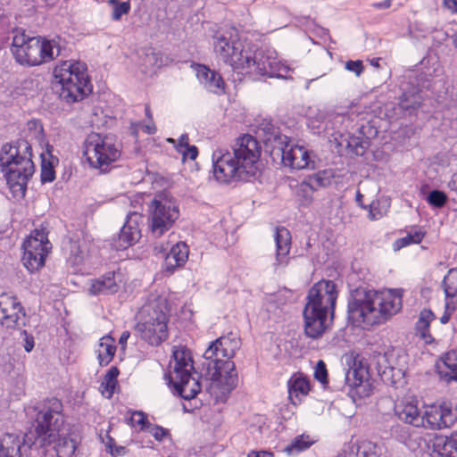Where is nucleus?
Here are the masks:
<instances>
[{
    "instance_id": "nucleus-1",
    "label": "nucleus",
    "mask_w": 457,
    "mask_h": 457,
    "mask_svg": "<svg viewBox=\"0 0 457 457\" xmlns=\"http://www.w3.org/2000/svg\"><path fill=\"white\" fill-rule=\"evenodd\" d=\"M261 145L249 134L239 137L231 151L217 149L212 153V173L220 184L228 185L237 181H248L258 171Z\"/></svg>"
},
{
    "instance_id": "nucleus-2",
    "label": "nucleus",
    "mask_w": 457,
    "mask_h": 457,
    "mask_svg": "<svg viewBox=\"0 0 457 457\" xmlns=\"http://www.w3.org/2000/svg\"><path fill=\"white\" fill-rule=\"evenodd\" d=\"M402 307L403 289H356L348 299L347 319L353 326L367 329L386 322Z\"/></svg>"
},
{
    "instance_id": "nucleus-3",
    "label": "nucleus",
    "mask_w": 457,
    "mask_h": 457,
    "mask_svg": "<svg viewBox=\"0 0 457 457\" xmlns=\"http://www.w3.org/2000/svg\"><path fill=\"white\" fill-rule=\"evenodd\" d=\"M62 403L55 397L46 399L37 412L34 422L35 445H53L57 457H73L77 442L70 436H60L63 426Z\"/></svg>"
},
{
    "instance_id": "nucleus-4",
    "label": "nucleus",
    "mask_w": 457,
    "mask_h": 457,
    "mask_svg": "<svg viewBox=\"0 0 457 457\" xmlns=\"http://www.w3.org/2000/svg\"><path fill=\"white\" fill-rule=\"evenodd\" d=\"M31 145L26 139L5 143L0 150V170L12 197L25 196L27 186L35 172Z\"/></svg>"
},
{
    "instance_id": "nucleus-5",
    "label": "nucleus",
    "mask_w": 457,
    "mask_h": 457,
    "mask_svg": "<svg viewBox=\"0 0 457 457\" xmlns=\"http://www.w3.org/2000/svg\"><path fill=\"white\" fill-rule=\"evenodd\" d=\"M337 296V285L332 280L321 279L309 289L303 311L306 337L317 339L325 333L328 318H334Z\"/></svg>"
},
{
    "instance_id": "nucleus-6",
    "label": "nucleus",
    "mask_w": 457,
    "mask_h": 457,
    "mask_svg": "<svg viewBox=\"0 0 457 457\" xmlns=\"http://www.w3.org/2000/svg\"><path fill=\"white\" fill-rule=\"evenodd\" d=\"M241 341L237 333L228 332L212 341L204 353L211 379L223 395L229 394L237 385V373L232 361Z\"/></svg>"
},
{
    "instance_id": "nucleus-7",
    "label": "nucleus",
    "mask_w": 457,
    "mask_h": 457,
    "mask_svg": "<svg viewBox=\"0 0 457 457\" xmlns=\"http://www.w3.org/2000/svg\"><path fill=\"white\" fill-rule=\"evenodd\" d=\"M53 75L60 98L68 104L82 101L93 90L87 66L83 62L62 61L54 68Z\"/></svg>"
},
{
    "instance_id": "nucleus-8",
    "label": "nucleus",
    "mask_w": 457,
    "mask_h": 457,
    "mask_svg": "<svg viewBox=\"0 0 457 457\" xmlns=\"http://www.w3.org/2000/svg\"><path fill=\"white\" fill-rule=\"evenodd\" d=\"M134 331L151 346H158L169 337V309L165 298L157 297L145 303L136 315Z\"/></svg>"
},
{
    "instance_id": "nucleus-9",
    "label": "nucleus",
    "mask_w": 457,
    "mask_h": 457,
    "mask_svg": "<svg viewBox=\"0 0 457 457\" xmlns=\"http://www.w3.org/2000/svg\"><path fill=\"white\" fill-rule=\"evenodd\" d=\"M169 375V383L172 384L175 392L185 400L195 398L201 391V384L192 376L194 362L190 351L186 346H174Z\"/></svg>"
},
{
    "instance_id": "nucleus-10",
    "label": "nucleus",
    "mask_w": 457,
    "mask_h": 457,
    "mask_svg": "<svg viewBox=\"0 0 457 457\" xmlns=\"http://www.w3.org/2000/svg\"><path fill=\"white\" fill-rule=\"evenodd\" d=\"M169 375V383L172 384L175 392L185 400L195 398L201 391V384L192 376L194 362L190 351L186 346H174Z\"/></svg>"
},
{
    "instance_id": "nucleus-11",
    "label": "nucleus",
    "mask_w": 457,
    "mask_h": 457,
    "mask_svg": "<svg viewBox=\"0 0 457 457\" xmlns=\"http://www.w3.org/2000/svg\"><path fill=\"white\" fill-rule=\"evenodd\" d=\"M213 51L216 56L237 71L238 68L247 66L251 42L241 40L235 27L218 30L213 35Z\"/></svg>"
},
{
    "instance_id": "nucleus-12",
    "label": "nucleus",
    "mask_w": 457,
    "mask_h": 457,
    "mask_svg": "<svg viewBox=\"0 0 457 457\" xmlns=\"http://www.w3.org/2000/svg\"><path fill=\"white\" fill-rule=\"evenodd\" d=\"M120 149L112 138L99 133L87 135L83 145V154L93 169L100 173L110 171L113 164L120 157Z\"/></svg>"
},
{
    "instance_id": "nucleus-13",
    "label": "nucleus",
    "mask_w": 457,
    "mask_h": 457,
    "mask_svg": "<svg viewBox=\"0 0 457 457\" xmlns=\"http://www.w3.org/2000/svg\"><path fill=\"white\" fill-rule=\"evenodd\" d=\"M247 66L238 68L237 72L249 74L254 79L261 77L288 79L290 68L278 60L275 50L257 48L251 43Z\"/></svg>"
},
{
    "instance_id": "nucleus-14",
    "label": "nucleus",
    "mask_w": 457,
    "mask_h": 457,
    "mask_svg": "<svg viewBox=\"0 0 457 457\" xmlns=\"http://www.w3.org/2000/svg\"><path fill=\"white\" fill-rule=\"evenodd\" d=\"M52 247L45 229H34L22 244V263L33 273L42 268Z\"/></svg>"
},
{
    "instance_id": "nucleus-15",
    "label": "nucleus",
    "mask_w": 457,
    "mask_h": 457,
    "mask_svg": "<svg viewBox=\"0 0 457 457\" xmlns=\"http://www.w3.org/2000/svg\"><path fill=\"white\" fill-rule=\"evenodd\" d=\"M150 212L149 228L154 237H160L169 231L179 215L176 203L168 198H154Z\"/></svg>"
},
{
    "instance_id": "nucleus-16",
    "label": "nucleus",
    "mask_w": 457,
    "mask_h": 457,
    "mask_svg": "<svg viewBox=\"0 0 457 457\" xmlns=\"http://www.w3.org/2000/svg\"><path fill=\"white\" fill-rule=\"evenodd\" d=\"M12 34L11 51L15 61L22 66H38V37H29L21 29H14Z\"/></svg>"
},
{
    "instance_id": "nucleus-17",
    "label": "nucleus",
    "mask_w": 457,
    "mask_h": 457,
    "mask_svg": "<svg viewBox=\"0 0 457 457\" xmlns=\"http://www.w3.org/2000/svg\"><path fill=\"white\" fill-rule=\"evenodd\" d=\"M420 419L422 421H420V427L426 429L441 430L451 428L456 420V416L453 412L452 404L443 402L426 406Z\"/></svg>"
},
{
    "instance_id": "nucleus-18",
    "label": "nucleus",
    "mask_w": 457,
    "mask_h": 457,
    "mask_svg": "<svg viewBox=\"0 0 457 457\" xmlns=\"http://www.w3.org/2000/svg\"><path fill=\"white\" fill-rule=\"evenodd\" d=\"M281 155V161L284 166L295 170L314 169L315 155L306 147L299 145L286 144V147L278 153Z\"/></svg>"
},
{
    "instance_id": "nucleus-19",
    "label": "nucleus",
    "mask_w": 457,
    "mask_h": 457,
    "mask_svg": "<svg viewBox=\"0 0 457 457\" xmlns=\"http://www.w3.org/2000/svg\"><path fill=\"white\" fill-rule=\"evenodd\" d=\"M154 252L156 255L162 254V256H164L162 270L169 274H172L177 268L187 262L189 249L186 243L180 241L173 245L169 251L168 246L156 245L154 247Z\"/></svg>"
},
{
    "instance_id": "nucleus-20",
    "label": "nucleus",
    "mask_w": 457,
    "mask_h": 457,
    "mask_svg": "<svg viewBox=\"0 0 457 457\" xmlns=\"http://www.w3.org/2000/svg\"><path fill=\"white\" fill-rule=\"evenodd\" d=\"M35 445L33 435L20 436L6 433L0 437V457H23L32 445Z\"/></svg>"
},
{
    "instance_id": "nucleus-21",
    "label": "nucleus",
    "mask_w": 457,
    "mask_h": 457,
    "mask_svg": "<svg viewBox=\"0 0 457 457\" xmlns=\"http://www.w3.org/2000/svg\"><path fill=\"white\" fill-rule=\"evenodd\" d=\"M141 218L136 212H129L127 220L116 238H113L112 247L116 250H125L133 245L140 237L138 220Z\"/></svg>"
},
{
    "instance_id": "nucleus-22",
    "label": "nucleus",
    "mask_w": 457,
    "mask_h": 457,
    "mask_svg": "<svg viewBox=\"0 0 457 457\" xmlns=\"http://www.w3.org/2000/svg\"><path fill=\"white\" fill-rule=\"evenodd\" d=\"M378 130L369 123L361 124L356 133L348 134L345 138L346 148L353 154L362 156L370 145V139L376 137Z\"/></svg>"
},
{
    "instance_id": "nucleus-23",
    "label": "nucleus",
    "mask_w": 457,
    "mask_h": 457,
    "mask_svg": "<svg viewBox=\"0 0 457 457\" xmlns=\"http://www.w3.org/2000/svg\"><path fill=\"white\" fill-rule=\"evenodd\" d=\"M274 239L276 243V255L272 268L275 272H278L289 264L291 259L289 256L291 249V235L289 230L284 227L277 228Z\"/></svg>"
},
{
    "instance_id": "nucleus-24",
    "label": "nucleus",
    "mask_w": 457,
    "mask_h": 457,
    "mask_svg": "<svg viewBox=\"0 0 457 457\" xmlns=\"http://www.w3.org/2000/svg\"><path fill=\"white\" fill-rule=\"evenodd\" d=\"M430 457H457V433L436 435L426 442Z\"/></svg>"
},
{
    "instance_id": "nucleus-25",
    "label": "nucleus",
    "mask_w": 457,
    "mask_h": 457,
    "mask_svg": "<svg viewBox=\"0 0 457 457\" xmlns=\"http://www.w3.org/2000/svg\"><path fill=\"white\" fill-rule=\"evenodd\" d=\"M195 70L200 84L207 91L219 96L225 92V82L219 72L204 64H196Z\"/></svg>"
},
{
    "instance_id": "nucleus-26",
    "label": "nucleus",
    "mask_w": 457,
    "mask_h": 457,
    "mask_svg": "<svg viewBox=\"0 0 457 457\" xmlns=\"http://www.w3.org/2000/svg\"><path fill=\"white\" fill-rule=\"evenodd\" d=\"M395 413L398 419L413 427H420L421 414L418 408V400L414 397H405L395 405Z\"/></svg>"
},
{
    "instance_id": "nucleus-27",
    "label": "nucleus",
    "mask_w": 457,
    "mask_h": 457,
    "mask_svg": "<svg viewBox=\"0 0 457 457\" xmlns=\"http://www.w3.org/2000/svg\"><path fill=\"white\" fill-rule=\"evenodd\" d=\"M383 448L370 440H356L345 445L344 457H382Z\"/></svg>"
},
{
    "instance_id": "nucleus-28",
    "label": "nucleus",
    "mask_w": 457,
    "mask_h": 457,
    "mask_svg": "<svg viewBox=\"0 0 457 457\" xmlns=\"http://www.w3.org/2000/svg\"><path fill=\"white\" fill-rule=\"evenodd\" d=\"M440 378L445 382L457 381V350H452L441 356L436 363Z\"/></svg>"
},
{
    "instance_id": "nucleus-29",
    "label": "nucleus",
    "mask_w": 457,
    "mask_h": 457,
    "mask_svg": "<svg viewBox=\"0 0 457 457\" xmlns=\"http://www.w3.org/2000/svg\"><path fill=\"white\" fill-rule=\"evenodd\" d=\"M262 126V141L267 146L270 145L271 147L273 153L278 154L282 147H286L287 143L291 142L290 137L282 135L279 132V129L271 123H263Z\"/></svg>"
},
{
    "instance_id": "nucleus-30",
    "label": "nucleus",
    "mask_w": 457,
    "mask_h": 457,
    "mask_svg": "<svg viewBox=\"0 0 457 457\" xmlns=\"http://www.w3.org/2000/svg\"><path fill=\"white\" fill-rule=\"evenodd\" d=\"M25 318L26 312L21 303L18 304V306L12 307L10 310H0V322L3 326L9 328L24 326L26 323Z\"/></svg>"
},
{
    "instance_id": "nucleus-31",
    "label": "nucleus",
    "mask_w": 457,
    "mask_h": 457,
    "mask_svg": "<svg viewBox=\"0 0 457 457\" xmlns=\"http://www.w3.org/2000/svg\"><path fill=\"white\" fill-rule=\"evenodd\" d=\"M288 398L292 404L297 405L301 403V397L306 396L310 391V384L306 378L295 376L287 381Z\"/></svg>"
},
{
    "instance_id": "nucleus-32",
    "label": "nucleus",
    "mask_w": 457,
    "mask_h": 457,
    "mask_svg": "<svg viewBox=\"0 0 457 457\" xmlns=\"http://www.w3.org/2000/svg\"><path fill=\"white\" fill-rule=\"evenodd\" d=\"M114 272H108L92 282L89 294L92 295H108L117 291Z\"/></svg>"
},
{
    "instance_id": "nucleus-33",
    "label": "nucleus",
    "mask_w": 457,
    "mask_h": 457,
    "mask_svg": "<svg viewBox=\"0 0 457 457\" xmlns=\"http://www.w3.org/2000/svg\"><path fill=\"white\" fill-rule=\"evenodd\" d=\"M116 352L115 340L111 336L103 337L98 344L96 353L101 366L108 365L113 359Z\"/></svg>"
},
{
    "instance_id": "nucleus-34",
    "label": "nucleus",
    "mask_w": 457,
    "mask_h": 457,
    "mask_svg": "<svg viewBox=\"0 0 457 457\" xmlns=\"http://www.w3.org/2000/svg\"><path fill=\"white\" fill-rule=\"evenodd\" d=\"M167 141L174 145L176 151L182 155L184 160L189 158L194 161L197 158L198 148L189 144V137L187 133L182 134L177 141L171 137Z\"/></svg>"
},
{
    "instance_id": "nucleus-35",
    "label": "nucleus",
    "mask_w": 457,
    "mask_h": 457,
    "mask_svg": "<svg viewBox=\"0 0 457 457\" xmlns=\"http://www.w3.org/2000/svg\"><path fill=\"white\" fill-rule=\"evenodd\" d=\"M436 318L434 312L429 309H424L420 312L419 320L416 322V330L422 337L426 344H431L434 341L433 337L429 333V326Z\"/></svg>"
},
{
    "instance_id": "nucleus-36",
    "label": "nucleus",
    "mask_w": 457,
    "mask_h": 457,
    "mask_svg": "<svg viewBox=\"0 0 457 457\" xmlns=\"http://www.w3.org/2000/svg\"><path fill=\"white\" fill-rule=\"evenodd\" d=\"M61 49L55 40L41 39L38 37L39 65L51 62L60 54Z\"/></svg>"
},
{
    "instance_id": "nucleus-37",
    "label": "nucleus",
    "mask_w": 457,
    "mask_h": 457,
    "mask_svg": "<svg viewBox=\"0 0 457 457\" xmlns=\"http://www.w3.org/2000/svg\"><path fill=\"white\" fill-rule=\"evenodd\" d=\"M314 440H312L310 436L302 434L296 436L288 445H287L283 452L287 455H296L307 449H309L313 444Z\"/></svg>"
},
{
    "instance_id": "nucleus-38",
    "label": "nucleus",
    "mask_w": 457,
    "mask_h": 457,
    "mask_svg": "<svg viewBox=\"0 0 457 457\" xmlns=\"http://www.w3.org/2000/svg\"><path fill=\"white\" fill-rule=\"evenodd\" d=\"M422 102L421 96L419 90H414L413 92H403L402 96L400 97V106L402 109L408 111L410 112L417 110Z\"/></svg>"
},
{
    "instance_id": "nucleus-39",
    "label": "nucleus",
    "mask_w": 457,
    "mask_h": 457,
    "mask_svg": "<svg viewBox=\"0 0 457 457\" xmlns=\"http://www.w3.org/2000/svg\"><path fill=\"white\" fill-rule=\"evenodd\" d=\"M145 114L148 120L147 123L144 124L141 121L131 123V130L135 136H137L138 129H142L147 135H154L157 131L149 104L145 106Z\"/></svg>"
},
{
    "instance_id": "nucleus-40",
    "label": "nucleus",
    "mask_w": 457,
    "mask_h": 457,
    "mask_svg": "<svg viewBox=\"0 0 457 457\" xmlns=\"http://www.w3.org/2000/svg\"><path fill=\"white\" fill-rule=\"evenodd\" d=\"M445 296L457 295V268L450 269L442 281Z\"/></svg>"
},
{
    "instance_id": "nucleus-41",
    "label": "nucleus",
    "mask_w": 457,
    "mask_h": 457,
    "mask_svg": "<svg viewBox=\"0 0 457 457\" xmlns=\"http://www.w3.org/2000/svg\"><path fill=\"white\" fill-rule=\"evenodd\" d=\"M314 191L315 190L312 188L311 184L306 181V179L298 184L295 194L300 204L303 206L310 205L312 202V195Z\"/></svg>"
},
{
    "instance_id": "nucleus-42",
    "label": "nucleus",
    "mask_w": 457,
    "mask_h": 457,
    "mask_svg": "<svg viewBox=\"0 0 457 457\" xmlns=\"http://www.w3.org/2000/svg\"><path fill=\"white\" fill-rule=\"evenodd\" d=\"M424 236L425 234L421 230L410 232L405 237L395 240L393 244V248L395 251H398L401 248L408 246L411 244H420L422 241Z\"/></svg>"
},
{
    "instance_id": "nucleus-43",
    "label": "nucleus",
    "mask_w": 457,
    "mask_h": 457,
    "mask_svg": "<svg viewBox=\"0 0 457 457\" xmlns=\"http://www.w3.org/2000/svg\"><path fill=\"white\" fill-rule=\"evenodd\" d=\"M425 200L431 208L440 209L446 204L448 196L442 190L433 189L428 194Z\"/></svg>"
},
{
    "instance_id": "nucleus-44",
    "label": "nucleus",
    "mask_w": 457,
    "mask_h": 457,
    "mask_svg": "<svg viewBox=\"0 0 457 457\" xmlns=\"http://www.w3.org/2000/svg\"><path fill=\"white\" fill-rule=\"evenodd\" d=\"M109 4L112 6V20L120 21L123 15L129 12L131 5L129 1L121 2L120 0H109Z\"/></svg>"
},
{
    "instance_id": "nucleus-45",
    "label": "nucleus",
    "mask_w": 457,
    "mask_h": 457,
    "mask_svg": "<svg viewBox=\"0 0 457 457\" xmlns=\"http://www.w3.org/2000/svg\"><path fill=\"white\" fill-rule=\"evenodd\" d=\"M363 373L364 371L362 370L350 368L345 373V384L351 388L358 387L363 381Z\"/></svg>"
},
{
    "instance_id": "nucleus-46",
    "label": "nucleus",
    "mask_w": 457,
    "mask_h": 457,
    "mask_svg": "<svg viewBox=\"0 0 457 457\" xmlns=\"http://www.w3.org/2000/svg\"><path fill=\"white\" fill-rule=\"evenodd\" d=\"M389 204L385 201L382 203L379 200L372 201L369 205V217L371 220H379L386 212Z\"/></svg>"
},
{
    "instance_id": "nucleus-47",
    "label": "nucleus",
    "mask_w": 457,
    "mask_h": 457,
    "mask_svg": "<svg viewBox=\"0 0 457 457\" xmlns=\"http://www.w3.org/2000/svg\"><path fill=\"white\" fill-rule=\"evenodd\" d=\"M305 179L311 184L315 191L319 187H325L330 184V179L327 177V172L325 170L312 174Z\"/></svg>"
},
{
    "instance_id": "nucleus-48",
    "label": "nucleus",
    "mask_w": 457,
    "mask_h": 457,
    "mask_svg": "<svg viewBox=\"0 0 457 457\" xmlns=\"http://www.w3.org/2000/svg\"><path fill=\"white\" fill-rule=\"evenodd\" d=\"M308 129L315 135H321L328 132V123L323 119L309 118L307 122Z\"/></svg>"
},
{
    "instance_id": "nucleus-49",
    "label": "nucleus",
    "mask_w": 457,
    "mask_h": 457,
    "mask_svg": "<svg viewBox=\"0 0 457 457\" xmlns=\"http://www.w3.org/2000/svg\"><path fill=\"white\" fill-rule=\"evenodd\" d=\"M392 435L401 443L409 445L408 442L411 439V430L407 426L396 425L392 428Z\"/></svg>"
},
{
    "instance_id": "nucleus-50",
    "label": "nucleus",
    "mask_w": 457,
    "mask_h": 457,
    "mask_svg": "<svg viewBox=\"0 0 457 457\" xmlns=\"http://www.w3.org/2000/svg\"><path fill=\"white\" fill-rule=\"evenodd\" d=\"M129 420L132 427H136L137 425L140 427L141 430H145L150 425L146 415L140 411H133Z\"/></svg>"
},
{
    "instance_id": "nucleus-51",
    "label": "nucleus",
    "mask_w": 457,
    "mask_h": 457,
    "mask_svg": "<svg viewBox=\"0 0 457 457\" xmlns=\"http://www.w3.org/2000/svg\"><path fill=\"white\" fill-rule=\"evenodd\" d=\"M314 378L320 382L323 386L328 383V370L323 361H319L314 370Z\"/></svg>"
},
{
    "instance_id": "nucleus-52",
    "label": "nucleus",
    "mask_w": 457,
    "mask_h": 457,
    "mask_svg": "<svg viewBox=\"0 0 457 457\" xmlns=\"http://www.w3.org/2000/svg\"><path fill=\"white\" fill-rule=\"evenodd\" d=\"M40 177L42 183L53 182L55 179V171L50 162L46 163L44 161L42 162Z\"/></svg>"
},
{
    "instance_id": "nucleus-53",
    "label": "nucleus",
    "mask_w": 457,
    "mask_h": 457,
    "mask_svg": "<svg viewBox=\"0 0 457 457\" xmlns=\"http://www.w3.org/2000/svg\"><path fill=\"white\" fill-rule=\"evenodd\" d=\"M21 303L17 297L10 293H2L0 295V310L7 309L10 310L13 306H18Z\"/></svg>"
},
{
    "instance_id": "nucleus-54",
    "label": "nucleus",
    "mask_w": 457,
    "mask_h": 457,
    "mask_svg": "<svg viewBox=\"0 0 457 457\" xmlns=\"http://www.w3.org/2000/svg\"><path fill=\"white\" fill-rule=\"evenodd\" d=\"M345 69L359 77L363 71V64L361 60L347 61L345 62Z\"/></svg>"
},
{
    "instance_id": "nucleus-55",
    "label": "nucleus",
    "mask_w": 457,
    "mask_h": 457,
    "mask_svg": "<svg viewBox=\"0 0 457 457\" xmlns=\"http://www.w3.org/2000/svg\"><path fill=\"white\" fill-rule=\"evenodd\" d=\"M21 334L22 336L24 350L27 353H30L35 346L33 336L29 334L26 330H22Z\"/></svg>"
},
{
    "instance_id": "nucleus-56",
    "label": "nucleus",
    "mask_w": 457,
    "mask_h": 457,
    "mask_svg": "<svg viewBox=\"0 0 457 457\" xmlns=\"http://www.w3.org/2000/svg\"><path fill=\"white\" fill-rule=\"evenodd\" d=\"M151 434L155 438V440L162 441L163 438L169 434V431H168V429H166L161 426L155 425L151 429Z\"/></svg>"
},
{
    "instance_id": "nucleus-57",
    "label": "nucleus",
    "mask_w": 457,
    "mask_h": 457,
    "mask_svg": "<svg viewBox=\"0 0 457 457\" xmlns=\"http://www.w3.org/2000/svg\"><path fill=\"white\" fill-rule=\"evenodd\" d=\"M117 382L104 380L101 384V386L104 388L103 391V395H104L107 398H111L114 394Z\"/></svg>"
},
{
    "instance_id": "nucleus-58",
    "label": "nucleus",
    "mask_w": 457,
    "mask_h": 457,
    "mask_svg": "<svg viewBox=\"0 0 457 457\" xmlns=\"http://www.w3.org/2000/svg\"><path fill=\"white\" fill-rule=\"evenodd\" d=\"M445 310L453 314L457 310V299L455 296H445Z\"/></svg>"
},
{
    "instance_id": "nucleus-59",
    "label": "nucleus",
    "mask_w": 457,
    "mask_h": 457,
    "mask_svg": "<svg viewBox=\"0 0 457 457\" xmlns=\"http://www.w3.org/2000/svg\"><path fill=\"white\" fill-rule=\"evenodd\" d=\"M108 453L113 456H123L127 453V449L125 446L121 445H114L113 447H111V445H108Z\"/></svg>"
},
{
    "instance_id": "nucleus-60",
    "label": "nucleus",
    "mask_w": 457,
    "mask_h": 457,
    "mask_svg": "<svg viewBox=\"0 0 457 457\" xmlns=\"http://www.w3.org/2000/svg\"><path fill=\"white\" fill-rule=\"evenodd\" d=\"M119 373H120L119 369L115 366H112L109 369V370L105 374L104 380L117 382V378L119 376Z\"/></svg>"
},
{
    "instance_id": "nucleus-61",
    "label": "nucleus",
    "mask_w": 457,
    "mask_h": 457,
    "mask_svg": "<svg viewBox=\"0 0 457 457\" xmlns=\"http://www.w3.org/2000/svg\"><path fill=\"white\" fill-rule=\"evenodd\" d=\"M247 457H274V454L269 451H253L248 453Z\"/></svg>"
},
{
    "instance_id": "nucleus-62",
    "label": "nucleus",
    "mask_w": 457,
    "mask_h": 457,
    "mask_svg": "<svg viewBox=\"0 0 457 457\" xmlns=\"http://www.w3.org/2000/svg\"><path fill=\"white\" fill-rule=\"evenodd\" d=\"M129 337H130L129 331L125 330L121 333L120 339H119V344L121 345L122 348H125Z\"/></svg>"
},
{
    "instance_id": "nucleus-63",
    "label": "nucleus",
    "mask_w": 457,
    "mask_h": 457,
    "mask_svg": "<svg viewBox=\"0 0 457 457\" xmlns=\"http://www.w3.org/2000/svg\"><path fill=\"white\" fill-rule=\"evenodd\" d=\"M448 187L451 190L457 191V173H454L448 183Z\"/></svg>"
},
{
    "instance_id": "nucleus-64",
    "label": "nucleus",
    "mask_w": 457,
    "mask_h": 457,
    "mask_svg": "<svg viewBox=\"0 0 457 457\" xmlns=\"http://www.w3.org/2000/svg\"><path fill=\"white\" fill-rule=\"evenodd\" d=\"M362 199H363V195L360 192V191H357L356 193V196H355V200H356V203L358 204L359 206H361L362 209H368V206L367 205H364L362 204Z\"/></svg>"
}]
</instances>
